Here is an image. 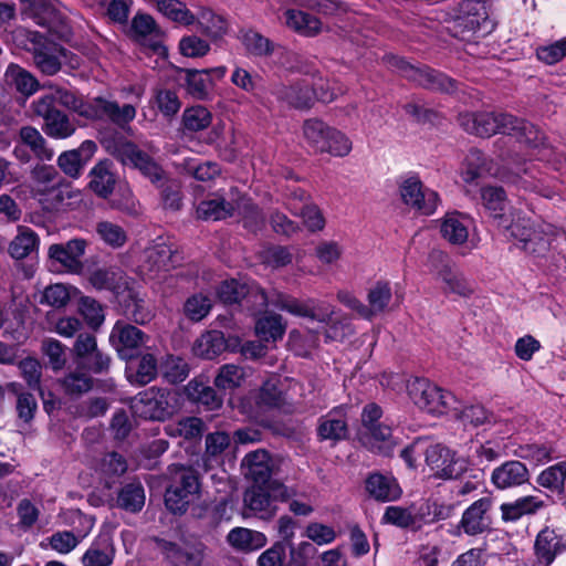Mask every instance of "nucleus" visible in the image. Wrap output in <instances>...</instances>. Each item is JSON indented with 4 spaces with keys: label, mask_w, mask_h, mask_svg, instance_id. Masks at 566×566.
<instances>
[{
    "label": "nucleus",
    "mask_w": 566,
    "mask_h": 566,
    "mask_svg": "<svg viewBox=\"0 0 566 566\" xmlns=\"http://www.w3.org/2000/svg\"><path fill=\"white\" fill-rule=\"evenodd\" d=\"M492 0H461L454 19V35L462 41L471 42L484 38L495 29L489 15V3Z\"/></svg>",
    "instance_id": "obj_1"
},
{
    "label": "nucleus",
    "mask_w": 566,
    "mask_h": 566,
    "mask_svg": "<svg viewBox=\"0 0 566 566\" xmlns=\"http://www.w3.org/2000/svg\"><path fill=\"white\" fill-rule=\"evenodd\" d=\"M130 409L145 420L165 421L179 409V397L174 390L153 386L130 399Z\"/></svg>",
    "instance_id": "obj_2"
},
{
    "label": "nucleus",
    "mask_w": 566,
    "mask_h": 566,
    "mask_svg": "<svg viewBox=\"0 0 566 566\" xmlns=\"http://www.w3.org/2000/svg\"><path fill=\"white\" fill-rule=\"evenodd\" d=\"M407 392L411 401L422 411L442 416L458 409L455 396L431 382L427 378L413 377L407 381Z\"/></svg>",
    "instance_id": "obj_3"
},
{
    "label": "nucleus",
    "mask_w": 566,
    "mask_h": 566,
    "mask_svg": "<svg viewBox=\"0 0 566 566\" xmlns=\"http://www.w3.org/2000/svg\"><path fill=\"white\" fill-rule=\"evenodd\" d=\"M509 235L518 242V247L534 256H545L555 237V228L546 222L535 223L518 218L510 224H503Z\"/></svg>",
    "instance_id": "obj_4"
},
{
    "label": "nucleus",
    "mask_w": 566,
    "mask_h": 566,
    "mask_svg": "<svg viewBox=\"0 0 566 566\" xmlns=\"http://www.w3.org/2000/svg\"><path fill=\"white\" fill-rule=\"evenodd\" d=\"M104 147L109 155L115 157L125 166H132L138 169L151 182L163 180V168L153 159L150 155L142 150L135 143L126 137L118 135L104 140Z\"/></svg>",
    "instance_id": "obj_5"
},
{
    "label": "nucleus",
    "mask_w": 566,
    "mask_h": 566,
    "mask_svg": "<svg viewBox=\"0 0 566 566\" xmlns=\"http://www.w3.org/2000/svg\"><path fill=\"white\" fill-rule=\"evenodd\" d=\"M303 136L307 145L316 153L345 157L352 150V142L344 133L318 118H310L304 122Z\"/></svg>",
    "instance_id": "obj_6"
},
{
    "label": "nucleus",
    "mask_w": 566,
    "mask_h": 566,
    "mask_svg": "<svg viewBox=\"0 0 566 566\" xmlns=\"http://www.w3.org/2000/svg\"><path fill=\"white\" fill-rule=\"evenodd\" d=\"M389 63L401 76L426 90L441 93H453L458 90L455 80L430 66L412 65L399 56H391Z\"/></svg>",
    "instance_id": "obj_7"
},
{
    "label": "nucleus",
    "mask_w": 566,
    "mask_h": 566,
    "mask_svg": "<svg viewBox=\"0 0 566 566\" xmlns=\"http://www.w3.org/2000/svg\"><path fill=\"white\" fill-rule=\"evenodd\" d=\"M15 34L27 38L29 44H25V49L32 53L36 67L43 74L54 75L61 70V59L65 56V50L62 46L35 31L19 28Z\"/></svg>",
    "instance_id": "obj_8"
},
{
    "label": "nucleus",
    "mask_w": 566,
    "mask_h": 566,
    "mask_svg": "<svg viewBox=\"0 0 566 566\" xmlns=\"http://www.w3.org/2000/svg\"><path fill=\"white\" fill-rule=\"evenodd\" d=\"M199 492L198 475L191 468L177 467L172 483L166 490L165 504L174 514H182L191 499Z\"/></svg>",
    "instance_id": "obj_9"
},
{
    "label": "nucleus",
    "mask_w": 566,
    "mask_h": 566,
    "mask_svg": "<svg viewBox=\"0 0 566 566\" xmlns=\"http://www.w3.org/2000/svg\"><path fill=\"white\" fill-rule=\"evenodd\" d=\"M32 192L46 210H54L64 200L61 178L52 165H36L31 171Z\"/></svg>",
    "instance_id": "obj_10"
},
{
    "label": "nucleus",
    "mask_w": 566,
    "mask_h": 566,
    "mask_svg": "<svg viewBox=\"0 0 566 566\" xmlns=\"http://www.w3.org/2000/svg\"><path fill=\"white\" fill-rule=\"evenodd\" d=\"M80 114L90 119H106L124 128L136 117L133 104L119 105L116 101L94 97L80 105Z\"/></svg>",
    "instance_id": "obj_11"
},
{
    "label": "nucleus",
    "mask_w": 566,
    "mask_h": 566,
    "mask_svg": "<svg viewBox=\"0 0 566 566\" xmlns=\"http://www.w3.org/2000/svg\"><path fill=\"white\" fill-rule=\"evenodd\" d=\"M72 355L77 367L93 374L107 373L111 366V357L97 346L96 336L92 333L77 335Z\"/></svg>",
    "instance_id": "obj_12"
},
{
    "label": "nucleus",
    "mask_w": 566,
    "mask_h": 566,
    "mask_svg": "<svg viewBox=\"0 0 566 566\" xmlns=\"http://www.w3.org/2000/svg\"><path fill=\"white\" fill-rule=\"evenodd\" d=\"M515 116L503 113H464L459 116L460 126L469 134L480 137H490L494 134H506L512 129Z\"/></svg>",
    "instance_id": "obj_13"
},
{
    "label": "nucleus",
    "mask_w": 566,
    "mask_h": 566,
    "mask_svg": "<svg viewBox=\"0 0 566 566\" xmlns=\"http://www.w3.org/2000/svg\"><path fill=\"white\" fill-rule=\"evenodd\" d=\"M33 113L43 119V132L52 138L65 139L75 133V124L53 105L51 97H38L32 102Z\"/></svg>",
    "instance_id": "obj_14"
},
{
    "label": "nucleus",
    "mask_w": 566,
    "mask_h": 566,
    "mask_svg": "<svg viewBox=\"0 0 566 566\" xmlns=\"http://www.w3.org/2000/svg\"><path fill=\"white\" fill-rule=\"evenodd\" d=\"M401 200L416 212L430 216L439 205V195L427 187L416 176L403 179L399 186Z\"/></svg>",
    "instance_id": "obj_15"
},
{
    "label": "nucleus",
    "mask_w": 566,
    "mask_h": 566,
    "mask_svg": "<svg viewBox=\"0 0 566 566\" xmlns=\"http://www.w3.org/2000/svg\"><path fill=\"white\" fill-rule=\"evenodd\" d=\"M426 463L437 478L458 479L467 470L463 459L441 443L430 444L424 449Z\"/></svg>",
    "instance_id": "obj_16"
},
{
    "label": "nucleus",
    "mask_w": 566,
    "mask_h": 566,
    "mask_svg": "<svg viewBox=\"0 0 566 566\" xmlns=\"http://www.w3.org/2000/svg\"><path fill=\"white\" fill-rule=\"evenodd\" d=\"M87 245V241L83 238H74L65 243H53L48 249V258L59 271L80 273L83 269L81 259Z\"/></svg>",
    "instance_id": "obj_17"
},
{
    "label": "nucleus",
    "mask_w": 566,
    "mask_h": 566,
    "mask_svg": "<svg viewBox=\"0 0 566 566\" xmlns=\"http://www.w3.org/2000/svg\"><path fill=\"white\" fill-rule=\"evenodd\" d=\"M272 305L295 316L308 317L321 323H328L334 314L333 306L326 302L316 300L302 302L283 293H275Z\"/></svg>",
    "instance_id": "obj_18"
},
{
    "label": "nucleus",
    "mask_w": 566,
    "mask_h": 566,
    "mask_svg": "<svg viewBox=\"0 0 566 566\" xmlns=\"http://www.w3.org/2000/svg\"><path fill=\"white\" fill-rule=\"evenodd\" d=\"M271 459L265 450H256L248 453L242 464L247 467V475L253 480L255 484H268L273 492V496L286 500L290 496L285 485L277 482H270L271 478Z\"/></svg>",
    "instance_id": "obj_19"
},
{
    "label": "nucleus",
    "mask_w": 566,
    "mask_h": 566,
    "mask_svg": "<svg viewBox=\"0 0 566 566\" xmlns=\"http://www.w3.org/2000/svg\"><path fill=\"white\" fill-rule=\"evenodd\" d=\"M153 542L171 566H205L206 553L202 545L182 547L157 536L153 537Z\"/></svg>",
    "instance_id": "obj_20"
},
{
    "label": "nucleus",
    "mask_w": 566,
    "mask_h": 566,
    "mask_svg": "<svg viewBox=\"0 0 566 566\" xmlns=\"http://www.w3.org/2000/svg\"><path fill=\"white\" fill-rule=\"evenodd\" d=\"M218 295L220 300L226 304L240 303L243 300L249 301L254 298L253 303L260 310L272 305V300H275V294L269 296L264 290L259 286H248L241 284L237 280L224 281L218 289Z\"/></svg>",
    "instance_id": "obj_21"
},
{
    "label": "nucleus",
    "mask_w": 566,
    "mask_h": 566,
    "mask_svg": "<svg viewBox=\"0 0 566 566\" xmlns=\"http://www.w3.org/2000/svg\"><path fill=\"white\" fill-rule=\"evenodd\" d=\"M147 336L143 331L128 323L118 321L109 334V342L124 359L133 357V350L145 344Z\"/></svg>",
    "instance_id": "obj_22"
},
{
    "label": "nucleus",
    "mask_w": 566,
    "mask_h": 566,
    "mask_svg": "<svg viewBox=\"0 0 566 566\" xmlns=\"http://www.w3.org/2000/svg\"><path fill=\"white\" fill-rule=\"evenodd\" d=\"M510 126H512V129H507L506 135L514 136L520 143L537 150L535 156L538 159H549L552 150L546 145L545 135L535 125L515 117V123Z\"/></svg>",
    "instance_id": "obj_23"
},
{
    "label": "nucleus",
    "mask_w": 566,
    "mask_h": 566,
    "mask_svg": "<svg viewBox=\"0 0 566 566\" xmlns=\"http://www.w3.org/2000/svg\"><path fill=\"white\" fill-rule=\"evenodd\" d=\"M491 481L499 490L517 488L528 483L530 471L523 462L510 460L493 470Z\"/></svg>",
    "instance_id": "obj_24"
},
{
    "label": "nucleus",
    "mask_w": 566,
    "mask_h": 566,
    "mask_svg": "<svg viewBox=\"0 0 566 566\" xmlns=\"http://www.w3.org/2000/svg\"><path fill=\"white\" fill-rule=\"evenodd\" d=\"M534 548L538 563L548 566L556 555L566 552V533H556L546 527L537 534Z\"/></svg>",
    "instance_id": "obj_25"
},
{
    "label": "nucleus",
    "mask_w": 566,
    "mask_h": 566,
    "mask_svg": "<svg viewBox=\"0 0 566 566\" xmlns=\"http://www.w3.org/2000/svg\"><path fill=\"white\" fill-rule=\"evenodd\" d=\"M248 399L254 403V408L251 410L253 416L280 408L285 401L282 390L277 387L276 378L265 380L261 388L252 392Z\"/></svg>",
    "instance_id": "obj_26"
},
{
    "label": "nucleus",
    "mask_w": 566,
    "mask_h": 566,
    "mask_svg": "<svg viewBox=\"0 0 566 566\" xmlns=\"http://www.w3.org/2000/svg\"><path fill=\"white\" fill-rule=\"evenodd\" d=\"M492 502L489 497H482L473 502L463 513L461 526L468 535H476L488 530L490 518L488 515Z\"/></svg>",
    "instance_id": "obj_27"
},
{
    "label": "nucleus",
    "mask_w": 566,
    "mask_h": 566,
    "mask_svg": "<svg viewBox=\"0 0 566 566\" xmlns=\"http://www.w3.org/2000/svg\"><path fill=\"white\" fill-rule=\"evenodd\" d=\"M115 558V547L109 534H99L83 554V566H111Z\"/></svg>",
    "instance_id": "obj_28"
},
{
    "label": "nucleus",
    "mask_w": 566,
    "mask_h": 566,
    "mask_svg": "<svg viewBox=\"0 0 566 566\" xmlns=\"http://www.w3.org/2000/svg\"><path fill=\"white\" fill-rule=\"evenodd\" d=\"M273 94L279 101L298 109L310 108L313 103L312 87L306 82L279 85L274 88Z\"/></svg>",
    "instance_id": "obj_29"
},
{
    "label": "nucleus",
    "mask_w": 566,
    "mask_h": 566,
    "mask_svg": "<svg viewBox=\"0 0 566 566\" xmlns=\"http://www.w3.org/2000/svg\"><path fill=\"white\" fill-rule=\"evenodd\" d=\"M368 494L380 502H390L399 499L401 489L395 478L380 473L370 474L365 482Z\"/></svg>",
    "instance_id": "obj_30"
},
{
    "label": "nucleus",
    "mask_w": 566,
    "mask_h": 566,
    "mask_svg": "<svg viewBox=\"0 0 566 566\" xmlns=\"http://www.w3.org/2000/svg\"><path fill=\"white\" fill-rule=\"evenodd\" d=\"M346 416L340 409H333L318 420L317 434L321 440L339 441L347 437Z\"/></svg>",
    "instance_id": "obj_31"
},
{
    "label": "nucleus",
    "mask_w": 566,
    "mask_h": 566,
    "mask_svg": "<svg viewBox=\"0 0 566 566\" xmlns=\"http://www.w3.org/2000/svg\"><path fill=\"white\" fill-rule=\"evenodd\" d=\"M119 304L123 307L124 315L136 324L144 325L154 317L153 310L148 306L135 291L126 289L120 295Z\"/></svg>",
    "instance_id": "obj_32"
},
{
    "label": "nucleus",
    "mask_w": 566,
    "mask_h": 566,
    "mask_svg": "<svg viewBox=\"0 0 566 566\" xmlns=\"http://www.w3.org/2000/svg\"><path fill=\"white\" fill-rule=\"evenodd\" d=\"M264 484H256L245 491L243 502L245 507L261 518H271L276 513V506Z\"/></svg>",
    "instance_id": "obj_33"
},
{
    "label": "nucleus",
    "mask_w": 566,
    "mask_h": 566,
    "mask_svg": "<svg viewBox=\"0 0 566 566\" xmlns=\"http://www.w3.org/2000/svg\"><path fill=\"white\" fill-rule=\"evenodd\" d=\"M470 219L459 212L447 213L441 222L442 237L454 245L467 242L469 238Z\"/></svg>",
    "instance_id": "obj_34"
},
{
    "label": "nucleus",
    "mask_w": 566,
    "mask_h": 566,
    "mask_svg": "<svg viewBox=\"0 0 566 566\" xmlns=\"http://www.w3.org/2000/svg\"><path fill=\"white\" fill-rule=\"evenodd\" d=\"M90 188L101 198H107L116 185V176L113 171V164L103 160L96 164L90 172Z\"/></svg>",
    "instance_id": "obj_35"
},
{
    "label": "nucleus",
    "mask_w": 566,
    "mask_h": 566,
    "mask_svg": "<svg viewBox=\"0 0 566 566\" xmlns=\"http://www.w3.org/2000/svg\"><path fill=\"white\" fill-rule=\"evenodd\" d=\"M96 290H107L122 295L127 289L123 272L116 268H104L93 271L88 279Z\"/></svg>",
    "instance_id": "obj_36"
},
{
    "label": "nucleus",
    "mask_w": 566,
    "mask_h": 566,
    "mask_svg": "<svg viewBox=\"0 0 566 566\" xmlns=\"http://www.w3.org/2000/svg\"><path fill=\"white\" fill-rule=\"evenodd\" d=\"M6 389L15 396V411L19 420L23 423H30L38 410V401L34 395L27 391L23 385L18 381L8 382Z\"/></svg>",
    "instance_id": "obj_37"
},
{
    "label": "nucleus",
    "mask_w": 566,
    "mask_h": 566,
    "mask_svg": "<svg viewBox=\"0 0 566 566\" xmlns=\"http://www.w3.org/2000/svg\"><path fill=\"white\" fill-rule=\"evenodd\" d=\"M95 150V143L92 140H85L82 143L80 149L62 153L57 158V165L65 175L72 178H77L85 164L82 159V153H87V155L91 156Z\"/></svg>",
    "instance_id": "obj_38"
},
{
    "label": "nucleus",
    "mask_w": 566,
    "mask_h": 566,
    "mask_svg": "<svg viewBox=\"0 0 566 566\" xmlns=\"http://www.w3.org/2000/svg\"><path fill=\"white\" fill-rule=\"evenodd\" d=\"M228 348L224 335L220 331H208L203 333L193 345L196 356L213 359L221 355Z\"/></svg>",
    "instance_id": "obj_39"
},
{
    "label": "nucleus",
    "mask_w": 566,
    "mask_h": 566,
    "mask_svg": "<svg viewBox=\"0 0 566 566\" xmlns=\"http://www.w3.org/2000/svg\"><path fill=\"white\" fill-rule=\"evenodd\" d=\"M455 506L451 503L427 500L416 507L419 528L426 524L447 520L454 513Z\"/></svg>",
    "instance_id": "obj_40"
},
{
    "label": "nucleus",
    "mask_w": 566,
    "mask_h": 566,
    "mask_svg": "<svg viewBox=\"0 0 566 566\" xmlns=\"http://www.w3.org/2000/svg\"><path fill=\"white\" fill-rule=\"evenodd\" d=\"M227 538L232 547L243 552L256 551L266 544V536L263 533L244 527L231 530Z\"/></svg>",
    "instance_id": "obj_41"
},
{
    "label": "nucleus",
    "mask_w": 566,
    "mask_h": 566,
    "mask_svg": "<svg viewBox=\"0 0 566 566\" xmlns=\"http://www.w3.org/2000/svg\"><path fill=\"white\" fill-rule=\"evenodd\" d=\"M235 202L228 201L222 197H214L201 201L197 207V216L203 220H222L231 217L235 211Z\"/></svg>",
    "instance_id": "obj_42"
},
{
    "label": "nucleus",
    "mask_w": 566,
    "mask_h": 566,
    "mask_svg": "<svg viewBox=\"0 0 566 566\" xmlns=\"http://www.w3.org/2000/svg\"><path fill=\"white\" fill-rule=\"evenodd\" d=\"M285 18L286 25L302 35L314 36L322 30L319 19L304 11L294 9L286 10Z\"/></svg>",
    "instance_id": "obj_43"
},
{
    "label": "nucleus",
    "mask_w": 566,
    "mask_h": 566,
    "mask_svg": "<svg viewBox=\"0 0 566 566\" xmlns=\"http://www.w3.org/2000/svg\"><path fill=\"white\" fill-rule=\"evenodd\" d=\"M185 390L189 399L205 406L209 410L218 409L222 405V399L217 395L216 390L202 380H190Z\"/></svg>",
    "instance_id": "obj_44"
},
{
    "label": "nucleus",
    "mask_w": 566,
    "mask_h": 566,
    "mask_svg": "<svg viewBox=\"0 0 566 566\" xmlns=\"http://www.w3.org/2000/svg\"><path fill=\"white\" fill-rule=\"evenodd\" d=\"M198 30L206 36L218 40L228 30V23L223 17L216 14L210 9H201L196 17Z\"/></svg>",
    "instance_id": "obj_45"
},
{
    "label": "nucleus",
    "mask_w": 566,
    "mask_h": 566,
    "mask_svg": "<svg viewBox=\"0 0 566 566\" xmlns=\"http://www.w3.org/2000/svg\"><path fill=\"white\" fill-rule=\"evenodd\" d=\"M19 138L23 146L30 148L33 155L41 160H51L53 150L48 147L45 138L32 126L20 128Z\"/></svg>",
    "instance_id": "obj_46"
},
{
    "label": "nucleus",
    "mask_w": 566,
    "mask_h": 566,
    "mask_svg": "<svg viewBox=\"0 0 566 566\" xmlns=\"http://www.w3.org/2000/svg\"><path fill=\"white\" fill-rule=\"evenodd\" d=\"M60 382L67 396L80 397L93 388L94 379L85 369L77 367L69 371Z\"/></svg>",
    "instance_id": "obj_47"
},
{
    "label": "nucleus",
    "mask_w": 566,
    "mask_h": 566,
    "mask_svg": "<svg viewBox=\"0 0 566 566\" xmlns=\"http://www.w3.org/2000/svg\"><path fill=\"white\" fill-rule=\"evenodd\" d=\"M544 506V502L536 496H523L512 503L501 506L502 517L505 521H517L525 514H533Z\"/></svg>",
    "instance_id": "obj_48"
},
{
    "label": "nucleus",
    "mask_w": 566,
    "mask_h": 566,
    "mask_svg": "<svg viewBox=\"0 0 566 566\" xmlns=\"http://www.w3.org/2000/svg\"><path fill=\"white\" fill-rule=\"evenodd\" d=\"M7 82L14 86L18 92L30 96L38 91V80L27 70L17 64H10L6 71Z\"/></svg>",
    "instance_id": "obj_49"
},
{
    "label": "nucleus",
    "mask_w": 566,
    "mask_h": 566,
    "mask_svg": "<svg viewBox=\"0 0 566 566\" xmlns=\"http://www.w3.org/2000/svg\"><path fill=\"white\" fill-rule=\"evenodd\" d=\"M38 234L30 228L20 227L19 233L9 244V254L15 260L27 258L38 245Z\"/></svg>",
    "instance_id": "obj_50"
},
{
    "label": "nucleus",
    "mask_w": 566,
    "mask_h": 566,
    "mask_svg": "<svg viewBox=\"0 0 566 566\" xmlns=\"http://www.w3.org/2000/svg\"><path fill=\"white\" fill-rule=\"evenodd\" d=\"M95 232L98 239L112 249H119L127 242L125 229L108 220L98 221L95 226Z\"/></svg>",
    "instance_id": "obj_51"
},
{
    "label": "nucleus",
    "mask_w": 566,
    "mask_h": 566,
    "mask_svg": "<svg viewBox=\"0 0 566 566\" xmlns=\"http://www.w3.org/2000/svg\"><path fill=\"white\" fill-rule=\"evenodd\" d=\"M484 207L494 219H499V226L509 224L502 213L506 207L505 191L500 187H485L481 192Z\"/></svg>",
    "instance_id": "obj_52"
},
{
    "label": "nucleus",
    "mask_w": 566,
    "mask_h": 566,
    "mask_svg": "<svg viewBox=\"0 0 566 566\" xmlns=\"http://www.w3.org/2000/svg\"><path fill=\"white\" fill-rule=\"evenodd\" d=\"M186 90L197 99H205L212 86L208 70H185Z\"/></svg>",
    "instance_id": "obj_53"
},
{
    "label": "nucleus",
    "mask_w": 566,
    "mask_h": 566,
    "mask_svg": "<svg viewBox=\"0 0 566 566\" xmlns=\"http://www.w3.org/2000/svg\"><path fill=\"white\" fill-rule=\"evenodd\" d=\"M156 8L170 20L184 25L196 22V15L179 0H156Z\"/></svg>",
    "instance_id": "obj_54"
},
{
    "label": "nucleus",
    "mask_w": 566,
    "mask_h": 566,
    "mask_svg": "<svg viewBox=\"0 0 566 566\" xmlns=\"http://www.w3.org/2000/svg\"><path fill=\"white\" fill-rule=\"evenodd\" d=\"M119 507L132 513L139 512L145 504V492L140 483H128L123 486L117 496Z\"/></svg>",
    "instance_id": "obj_55"
},
{
    "label": "nucleus",
    "mask_w": 566,
    "mask_h": 566,
    "mask_svg": "<svg viewBox=\"0 0 566 566\" xmlns=\"http://www.w3.org/2000/svg\"><path fill=\"white\" fill-rule=\"evenodd\" d=\"M285 324L279 314H269L256 321L255 332L258 336L265 342H275L282 338L285 333Z\"/></svg>",
    "instance_id": "obj_56"
},
{
    "label": "nucleus",
    "mask_w": 566,
    "mask_h": 566,
    "mask_svg": "<svg viewBox=\"0 0 566 566\" xmlns=\"http://www.w3.org/2000/svg\"><path fill=\"white\" fill-rule=\"evenodd\" d=\"M205 431V423L200 418L186 417L176 423L168 424L166 432L171 437H182L186 440L201 438Z\"/></svg>",
    "instance_id": "obj_57"
},
{
    "label": "nucleus",
    "mask_w": 566,
    "mask_h": 566,
    "mask_svg": "<svg viewBox=\"0 0 566 566\" xmlns=\"http://www.w3.org/2000/svg\"><path fill=\"white\" fill-rule=\"evenodd\" d=\"M382 521L401 528L419 530L416 507L388 506Z\"/></svg>",
    "instance_id": "obj_58"
},
{
    "label": "nucleus",
    "mask_w": 566,
    "mask_h": 566,
    "mask_svg": "<svg viewBox=\"0 0 566 566\" xmlns=\"http://www.w3.org/2000/svg\"><path fill=\"white\" fill-rule=\"evenodd\" d=\"M363 439L371 450L387 453L391 447V428L384 423L375 424L366 430Z\"/></svg>",
    "instance_id": "obj_59"
},
{
    "label": "nucleus",
    "mask_w": 566,
    "mask_h": 566,
    "mask_svg": "<svg viewBox=\"0 0 566 566\" xmlns=\"http://www.w3.org/2000/svg\"><path fill=\"white\" fill-rule=\"evenodd\" d=\"M391 287L388 282L378 281L368 292L367 310L370 311V318L382 313L391 301Z\"/></svg>",
    "instance_id": "obj_60"
},
{
    "label": "nucleus",
    "mask_w": 566,
    "mask_h": 566,
    "mask_svg": "<svg viewBox=\"0 0 566 566\" xmlns=\"http://www.w3.org/2000/svg\"><path fill=\"white\" fill-rule=\"evenodd\" d=\"M566 481V460L545 469L538 476L537 483L553 492H562Z\"/></svg>",
    "instance_id": "obj_61"
},
{
    "label": "nucleus",
    "mask_w": 566,
    "mask_h": 566,
    "mask_svg": "<svg viewBox=\"0 0 566 566\" xmlns=\"http://www.w3.org/2000/svg\"><path fill=\"white\" fill-rule=\"evenodd\" d=\"M175 253L171 247L159 243L147 251L149 270L155 272L168 271L175 264Z\"/></svg>",
    "instance_id": "obj_62"
},
{
    "label": "nucleus",
    "mask_w": 566,
    "mask_h": 566,
    "mask_svg": "<svg viewBox=\"0 0 566 566\" xmlns=\"http://www.w3.org/2000/svg\"><path fill=\"white\" fill-rule=\"evenodd\" d=\"M160 368L164 378L170 384L182 382L189 375L188 363L179 356H166Z\"/></svg>",
    "instance_id": "obj_63"
},
{
    "label": "nucleus",
    "mask_w": 566,
    "mask_h": 566,
    "mask_svg": "<svg viewBox=\"0 0 566 566\" xmlns=\"http://www.w3.org/2000/svg\"><path fill=\"white\" fill-rule=\"evenodd\" d=\"M235 210L242 216L243 226L251 230L256 231L264 224V216L261 209L255 206L250 199L241 198L235 201Z\"/></svg>",
    "instance_id": "obj_64"
}]
</instances>
